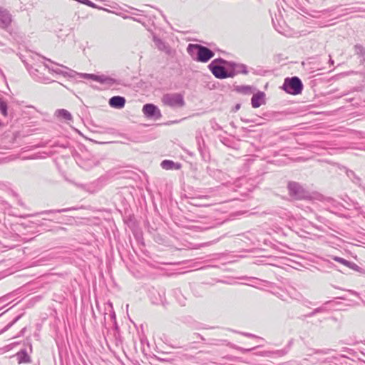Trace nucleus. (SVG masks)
<instances>
[{"label":"nucleus","instance_id":"nucleus-1","mask_svg":"<svg viewBox=\"0 0 365 365\" xmlns=\"http://www.w3.org/2000/svg\"><path fill=\"white\" fill-rule=\"evenodd\" d=\"M207 68L216 78L220 80L232 78L234 74L230 68V61L221 57L212 60Z\"/></svg>","mask_w":365,"mask_h":365},{"label":"nucleus","instance_id":"nucleus-2","mask_svg":"<svg viewBox=\"0 0 365 365\" xmlns=\"http://www.w3.org/2000/svg\"><path fill=\"white\" fill-rule=\"evenodd\" d=\"M187 52L191 58L197 62L207 63L215 56V52L210 48L197 43H190Z\"/></svg>","mask_w":365,"mask_h":365},{"label":"nucleus","instance_id":"nucleus-3","mask_svg":"<svg viewBox=\"0 0 365 365\" xmlns=\"http://www.w3.org/2000/svg\"><path fill=\"white\" fill-rule=\"evenodd\" d=\"M289 195L294 200H307L311 197L309 192L298 182L289 181L287 186Z\"/></svg>","mask_w":365,"mask_h":365},{"label":"nucleus","instance_id":"nucleus-4","mask_svg":"<svg viewBox=\"0 0 365 365\" xmlns=\"http://www.w3.org/2000/svg\"><path fill=\"white\" fill-rule=\"evenodd\" d=\"M304 86L302 80L297 76L287 77L284 79L282 88L291 95H299L302 92Z\"/></svg>","mask_w":365,"mask_h":365},{"label":"nucleus","instance_id":"nucleus-5","mask_svg":"<svg viewBox=\"0 0 365 365\" xmlns=\"http://www.w3.org/2000/svg\"><path fill=\"white\" fill-rule=\"evenodd\" d=\"M164 105L171 108H182L185 106L183 96L180 93H166L162 98Z\"/></svg>","mask_w":365,"mask_h":365},{"label":"nucleus","instance_id":"nucleus-6","mask_svg":"<svg viewBox=\"0 0 365 365\" xmlns=\"http://www.w3.org/2000/svg\"><path fill=\"white\" fill-rule=\"evenodd\" d=\"M24 344L27 347L21 349L14 356L16 358L19 364H29L31 362L30 354L33 351L32 344L29 340H26Z\"/></svg>","mask_w":365,"mask_h":365},{"label":"nucleus","instance_id":"nucleus-7","mask_svg":"<svg viewBox=\"0 0 365 365\" xmlns=\"http://www.w3.org/2000/svg\"><path fill=\"white\" fill-rule=\"evenodd\" d=\"M143 113L148 119L159 120L162 117L160 110L153 103H146L143 106Z\"/></svg>","mask_w":365,"mask_h":365},{"label":"nucleus","instance_id":"nucleus-8","mask_svg":"<svg viewBox=\"0 0 365 365\" xmlns=\"http://www.w3.org/2000/svg\"><path fill=\"white\" fill-rule=\"evenodd\" d=\"M26 69L32 76L33 79L37 82L42 83H51L56 82L54 80L50 79L48 77L44 76L38 68H36L32 66L26 65Z\"/></svg>","mask_w":365,"mask_h":365},{"label":"nucleus","instance_id":"nucleus-9","mask_svg":"<svg viewBox=\"0 0 365 365\" xmlns=\"http://www.w3.org/2000/svg\"><path fill=\"white\" fill-rule=\"evenodd\" d=\"M195 140L197 145V150L201 155L202 160L205 162L209 161L210 159V155L202 135L200 134L196 135Z\"/></svg>","mask_w":365,"mask_h":365},{"label":"nucleus","instance_id":"nucleus-10","mask_svg":"<svg viewBox=\"0 0 365 365\" xmlns=\"http://www.w3.org/2000/svg\"><path fill=\"white\" fill-rule=\"evenodd\" d=\"M329 257L331 259H332L335 262H339L341 264L346 266V267H348L354 271H356L362 274H365V269H362L361 267H360L359 266H358L356 264H355L353 262H350V261H348L342 257L334 256V255H330Z\"/></svg>","mask_w":365,"mask_h":365},{"label":"nucleus","instance_id":"nucleus-11","mask_svg":"<svg viewBox=\"0 0 365 365\" xmlns=\"http://www.w3.org/2000/svg\"><path fill=\"white\" fill-rule=\"evenodd\" d=\"M13 21L12 15L5 8L0 6V28L3 29H8Z\"/></svg>","mask_w":365,"mask_h":365},{"label":"nucleus","instance_id":"nucleus-12","mask_svg":"<svg viewBox=\"0 0 365 365\" xmlns=\"http://www.w3.org/2000/svg\"><path fill=\"white\" fill-rule=\"evenodd\" d=\"M230 68L232 73H234L232 75V78L238 74L247 75L250 73L249 68L246 64L232 61H230Z\"/></svg>","mask_w":365,"mask_h":365},{"label":"nucleus","instance_id":"nucleus-13","mask_svg":"<svg viewBox=\"0 0 365 365\" xmlns=\"http://www.w3.org/2000/svg\"><path fill=\"white\" fill-rule=\"evenodd\" d=\"M153 41L158 50L165 52L169 56L173 54V49L170 45L155 34L153 35Z\"/></svg>","mask_w":365,"mask_h":365},{"label":"nucleus","instance_id":"nucleus-14","mask_svg":"<svg viewBox=\"0 0 365 365\" xmlns=\"http://www.w3.org/2000/svg\"><path fill=\"white\" fill-rule=\"evenodd\" d=\"M264 104H265V93L263 91H258L253 94L251 98V105L252 108H257Z\"/></svg>","mask_w":365,"mask_h":365},{"label":"nucleus","instance_id":"nucleus-15","mask_svg":"<svg viewBox=\"0 0 365 365\" xmlns=\"http://www.w3.org/2000/svg\"><path fill=\"white\" fill-rule=\"evenodd\" d=\"M125 103L126 100L125 97L120 96H113L108 101L109 106L115 109L124 108Z\"/></svg>","mask_w":365,"mask_h":365},{"label":"nucleus","instance_id":"nucleus-16","mask_svg":"<svg viewBox=\"0 0 365 365\" xmlns=\"http://www.w3.org/2000/svg\"><path fill=\"white\" fill-rule=\"evenodd\" d=\"M96 82L112 86L114 84L120 85V81L105 75H97Z\"/></svg>","mask_w":365,"mask_h":365},{"label":"nucleus","instance_id":"nucleus-17","mask_svg":"<svg viewBox=\"0 0 365 365\" xmlns=\"http://www.w3.org/2000/svg\"><path fill=\"white\" fill-rule=\"evenodd\" d=\"M160 166L166 170H180L182 168L181 163H175L171 160H163L160 163Z\"/></svg>","mask_w":365,"mask_h":365},{"label":"nucleus","instance_id":"nucleus-18","mask_svg":"<svg viewBox=\"0 0 365 365\" xmlns=\"http://www.w3.org/2000/svg\"><path fill=\"white\" fill-rule=\"evenodd\" d=\"M45 60L51 62V63H53L55 65H57V66H59V64L56 63H54L53 61H52L51 60L48 59V58H43ZM60 66H61L62 68H63L64 69H66V71H63L61 69L60 72L61 73H58V75H62L64 77H69V78H74L76 76L78 75V72L65 66H63V65H60Z\"/></svg>","mask_w":365,"mask_h":365},{"label":"nucleus","instance_id":"nucleus-19","mask_svg":"<svg viewBox=\"0 0 365 365\" xmlns=\"http://www.w3.org/2000/svg\"><path fill=\"white\" fill-rule=\"evenodd\" d=\"M354 53L359 58V62L361 64L365 63V47H364L361 44H356L354 46Z\"/></svg>","mask_w":365,"mask_h":365},{"label":"nucleus","instance_id":"nucleus-20","mask_svg":"<svg viewBox=\"0 0 365 365\" xmlns=\"http://www.w3.org/2000/svg\"><path fill=\"white\" fill-rule=\"evenodd\" d=\"M234 90L239 93L249 95L255 91V88L249 85H241L235 86Z\"/></svg>","mask_w":365,"mask_h":365},{"label":"nucleus","instance_id":"nucleus-21","mask_svg":"<svg viewBox=\"0 0 365 365\" xmlns=\"http://www.w3.org/2000/svg\"><path fill=\"white\" fill-rule=\"evenodd\" d=\"M56 115L57 117L63 118L66 120H71L72 115L67 110L65 109H58L56 111Z\"/></svg>","mask_w":365,"mask_h":365},{"label":"nucleus","instance_id":"nucleus-22","mask_svg":"<svg viewBox=\"0 0 365 365\" xmlns=\"http://www.w3.org/2000/svg\"><path fill=\"white\" fill-rule=\"evenodd\" d=\"M346 174L354 184L358 186H361V179L357 176L354 171L349 170L346 172Z\"/></svg>","mask_w":365,"mask_h":365},{"label":"nucleus","instance_id":"nucleus-23","mask_svg":"<svg viewBox=\"0 0 365 365\" xmlns=\"http://www.w3.org/2000/svg\"><path fill=\"white\" fill-rule=\"evenodd\" d=\"M76 210L75 207H68V208H63V209H57V210H44L41 212H39V215H45V214H51V213H62L66 212L70 210Z\"/></svg>","mask_w":365,"mask_h":365},{"label":"nucleus","instance_id":"nucleus-24","mask_svg":"<svg viewBox=\"0 0 365 365\" xmlns=\"http://www.w3.org/2000/svg\"><path fill=\"white\" fill-rule=\"evenodd\" d=\"M249 71L254 75L264 76L267 73V71L263 69L261 66H257V68H250Z\"/></svg>","mask_w":365,"mask_h":365},{"label":"nucleus","instance_id":"nucleus-25","mask_svg":"<svg viewBox=\"0 0 365 365\" xmlns=\"http://www.w3.org/2000/svg\"><path fill=\"white\" fill-rule=\"evenodd\" d=\"M133 14L135 15L136 16L123 15V16H122V17L124 19H131L134 21L139 22V23L142 24L144 26H145V22L143 21V19L141 17L142 15L135 14L134 13Z\"/></svg>","mask_w":365,"mask_h":365},{"label":"nucleus","instance_id":"nucleus-26","mask_svg":"<svg viewBox=\"0 0 365 365\" xmlns=\"http://www.w3.org/2000/svg\"><path fill=\"white\" fill-rule=\"evenodd\" d=\"M22 317V314L16 316L10 323L5 326L2 329L0 330V334L6 332L9 330L14 324H16Z\"/></svg>","mask_w":365,"mask_h":365},{"label":"nucleus","instance_id":"nucleus-27","mask_svg":"<svg viewBox=\"0 0 365 365\" xmlns=\"http://www.w3.org/2000/svg\"><path fill=\"white\" fill-rule=\"evenodd\" d=\"M311 351H312V353L309 354V356H313L314 354H317V355H327V354H329L330 353L331 349H311Z\"/></svg>","mask_w":365,"mask_h":365},{"label":"nucleus","instance_id":"nucleus-28","mask_svg":"<svg viewBox=\"0 0 365 365\" xmlns=\"http://www.w3.org/2000/svg\"><path fill=\"white\" fill-rule=\"evenodd\" d=\"M0 112L5 117L8 115V106L4 100L0 102Z\"/></svg>","mask_w":365,"mask_h":365},{"label":"nucleus","instance_id":"nucleus-29","mask_svg":"<svg viewBox=\"0 0 365 365\" xmlns=\"http://www.w3.org/2000/svg\"><path fill=\"white\" fill-rule=\"evenodd\" d=\"M78 75L81 76L83 78L85 79H91L94 81H96L97 75L93 73H78Z\"/></svg>","mask_w":365,"mask_h":365},{"label":"nucleus","instance_id":"nucleus-30","mask_svg":"<svg viewBox=\"0 0 365 365\" xmlns=\"http://www.w3.org/2000/svg\"><path fill=\"white\" fill-rule=\"evenodd\" d=\"M329 303H330V301H327L322 306L314 309V310L316 314H319V313H324V312H327V305L329 304Z\"/></svg>","mask_w":365,"mask_h":365},{"label":"nucleus","instance_id":"nucleus-31","mask_svg":"<svg viewBox=\"0 0 365 365\" xmlns=\"http://www.w3.org/2000/svg\"><path fill=\"white\" fill-rule=\"evenodd\" d=\"M108 179V178L106 175L101 176L97 180L96 183L100 185V187H102L104 185L106 184Z\"/></svg>","mask_w":365,"mask_h":365},{"label":"nucleus","instance_id":"nucleus-32","mask_svg":"<svg viewBox=\"0 0 365 365\" xmlns=\"http://www.w3.org/2000/svg\"><path fill=\"white\" fill-rule=\"evenodd\" d=\"M43 66H44L45 69H48L51 73H56V74H58V73H61L60 72V71H61L60 68H54L53 66H50L48 64H44Z\"/></svg>","mask_w":365,"mask_h":365},{"label":"nucleus","instance_id":"nucleus-33","mask_svg":"<svg viewBox=\"0 0 365 365\" xmlns=\"http://www.w3.org/2000/svg\"><path fill=\"white\" fill-rule=\"evenodd\" d=\"M334 10V8H330V9H324V10L322 11V13L326 14L327 12H330V11H332ZM312 12L314 13V14H312V16L313 17H318L319 16L317 15V14L321 13V11H313Z\"/></svg>","mask_w":365,"mask_h":365},{"label":"nucleus","instance_id":"nucleus-34","mask_svg":"<svg viewBox=\"0 0 365 365\" xmlns=\"http://www.w3.org/2000/svg\"><path fill=\"white\" fill-rule=\"evenodd\" d=\"M288 353V349H280V350H277L275 351V354L278 356H284L285 354H287Z\"/></svg>","mask_w":365,"mask_h":365},{"label":"nucleus","instance_id":"nucleus-35","mask_svg":"<svg viewBox=\"0 0 365 365\" xmlns=\"http://www.w3.org/2000/svg\"><path fill=\"white\" fill-rule=\"evenodd\" d=\"M314 315H316V313L314 312V310H313L312 312L307 314H304L302 317H299L300 319H304L305 318H309V317H314Z\"/></svg>","mask_w":365,"mask_h":365},{"label":"nucleus","instance_id":"nucleus-36","mask_svg":"<svg viewBox=\"0 0 365 365\" xmlns=\"http://www.w3.org/2000/svg\"><path fill=\"white\" fill-rule=\"evenodd\" d=\"M115 338V344L116 346H118L119 344H122V340L119 334H114Z\"/></svg>","mask_w":365,"mask_h":365},{"label":"nucleus","instance_id":"nucleus-37","mask_svg":"<svg viewBox=\"0 0 365 365\" xmlns=\"http://www.w3.org/2000/svg\"><path fill=\"white\" fill-rule=\"evenodd\" d=\"M53 147H60V148H66L68 147V143L64 144V143H62V144H60L58 143H56Z\"/></svg>","mask_w":365,"mask_h":365},{"label":"nucleus","instance_id":"nucleus-38","mask_svg":"<svg viewBox=\"0 0 365 365\" xmlns=\"http://www.w3.org/2000/svg\"><path fill=\"white\" fill-rule=\"evenodd\" d=\"M113 325H114V329H115V334H119V327H118V325L117 324L116 320L113 321Z\"/></svg>","mask_w":365,"mask_h":365},{"label":"nucleus","instance_id":"nucleus-39","mask_svg":"<svg viewBox=\"0 0 365 365\" xmlns=\"http://www.w3.org/2000/svg\"><path fill=\"white\" fill-rule=\"evenodd\" d=\"M237 349L241 351L242 353H247L252 350L253 349H245L242 347H237Z\"/></svg>","mask_w":365,"mask_h":365},{"label":"nucleus","instance_id":"nucleus-40","mask_svg":"<svg viewBox=\"0 0 365 365\" xmlns=\"http://www.w3.org/2000/svg\"><path fill=\"white\" fill-rule=\"evenodd\" d=\"M26 330V327H24L21 331L19 333L18 336H24L25 331Z\"/></svg>","mask_w":365,"mask_h":365},{"label":"nucleus","instance_id":"nucleus-41","mask_svg":"<svg viewBox=\"0 0 365 365\" xmlns=\"http://www.w3.org/2000/svg\"><path fill=\"white\" fill-rule=\"evenodd\" d=\"M242 334L246 336H247V337H251V338L257 337L255 335H254L252 334H250V333H243Z\"/></svg>","mask_w":365,"mask_h":365},{"label":"nucleus","instance_id":"nucleus-42","mask_svg":"<svg viewBox=\"0 0 365 365\" xmlns=\"http://www.w3.org/2000/svg\"><path fill=\"white\" fill-rule=\"evenodd\" d=\"M194 335H195L197 337H198L199 339H200L202 341L205 340V338L199 333H195Z\"/></svg>","mask_w":365,"mask_h":365},{"label":"nucleus","instance_id":"nucleus-43","mask_svg":"<svg viewBox=\"0 0 365 365\" xmlns=\"http://www.w3.org/2000/svg\"><path fill=\"white\" fill-rule=\"evenodd\" d=\"M112 320L113 321H115L116 320V318H115V313L113 311L111 312L110 314Z\"/></svg>","mask_w":365,"mask_h":365},{"label":"nucleus","instance_id":"nucleus-44","mask_svg":"<svg viewBox=\"0 0 365 365\" xmlns=\"http://www.w3.org/2000/svg\"><path fill=\"white\" fill-rule=\"evenodd\" d=\"M293 344V339H291L289 341L288 344H287V347L286 349H287L288 350L289 349V348L292 346Z\"/></svg>","mask_w":365,"mask_h":365},{"label":"nucleus","instance_id":"nucleus-45","mask_svg":"<svg viewBox=\"0 0 365 365\" xmlns=\"http://www.w3.org/2000/svg\"><path fill=\"white\" fill-rule=\"evenodd\" d=\"M240 108V104H236L235 108H233V111L236 112L237 110H238Z\"/></svg>","mask_w":365,"mask_h":365},{"label":"nucleus","instance_id":"nucleus-46","mask_svg":"<svg viewBox=\"0 0 365 365\" xmlns=\"http://www.w3.org/2000/svg\"><path fill=\"white\" fill-rule=\"evenodd\" d=\"M4 52L7 53H11L13 52V50L11 48H6L4 50Z\"/></svg>","mask_w":365,"mask_h":365},{"label":"nucleus","instance_id":"nucleus-47","mask_svg":"<svg viewBox=\"0 0 365 365\" xmlns=\"http://www.w3.org/2000/svg\"><path fill=\"white\" fill-rule=\"evenodd\" d=\"M304 306L307 307H309L310 305H312V302H309V301H307L304 302Z\"/></svg>","mask_w":365,"mask_h":365},{"label":"nucleus","instance_id":"nucleus-48","mask_svg":"<svg viewBox=\"0 0 365 365\" xmlns=\"http://www.w3.org/2000/svg\"><path fill=\"white\" fill-rule=\"evenodd\" d=\"M0 75L1 76V77L6 80V76L5 74L4 73L3 71L0 68Z\"/></svg>","mask_w":365,"mask_h":365},{"label":"nucleus","instance_id":"nucleus-49","mask_svg":"<svg viewBox=\"0 0 365 365\" xmlns=\"http://www.w3.org/2000/svg\"><path fill=\"white\" fill-rule=\"evenodd\" d=\"M360 187H361L364 191H365V184L364 185L362 182H361V186H359Z\"/></svg>","mask_w":365,"mask_h":365},{"label":"nucleus","instance_id":"nucleus-50","mask_svg":"<svg viewBox=\"0 0 365 365\" xmlns=\"http://www.w3.org/2000/svg\"><path fill=\"white\" fill-rule=\"evenodd\" d=\"M3 101H4L3 98L0 96V102H1Z\"/></svg>","mask_w":365,"mask_h":365},{"label":"nucleus","instance_id":"nucleus-51","mask_svg":"<svg viewBox=\"0 0 365 365\" xmlns=\"http://www.w3.org/2000/svg\"><path fill=\"white\" fill-rule=\"evenodd\" d=\"M4 45V44L2 42H1V41H0V46H3Z\"/></svg>","mask_w":365,"mask_h":365}]
</instances>
